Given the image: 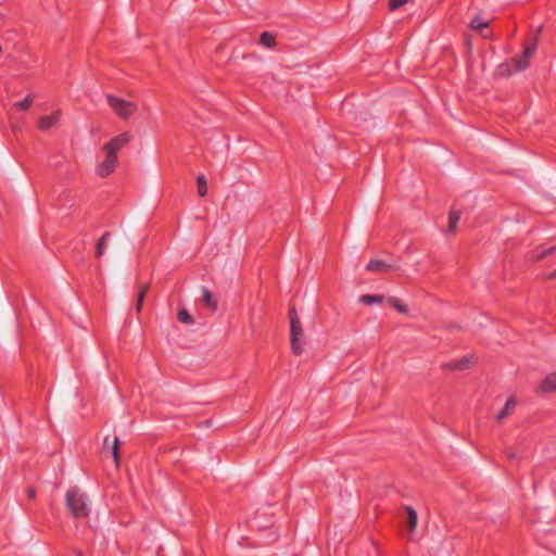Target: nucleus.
I'll return each mask as SVG.
<instances>
[{"label":"nucleus","instance_id":"nucleus-13","mask_svg":"<svg viewBox=\"0 0 556 556\" xmlns=\"http://www.w3.org/2000/svg\"><path fill=\"white\" fill-rule=\"evenodd\" d=\"M201 299L203 304L208 307L211 311H216L217 308V300L214 298L213 293L206 289L205 287H202L201 290Z\"/></svg>","mask_w":556,"mask_h":556},{"label":"nucleus","instance_id":"nucleus-30","mask_svg":"<svg viewBox=\"0 0 556 556\" xmlns=\"http://www.w3.org/2000/svg\"><path fill=\"white\" fill-rule=\"evenodd\" d=\"M542 31V26H540L538 29H536V33H541Z\"/></svg>","mask_w":556,"mask_h":556},{"label":"nucleus","instance_id":"nucleus-7","mask_svg":"<svg viewBox=\"0 0 556 556\" xmlns=\"http://www.w3.org/2000/svg\"><path fill=\"white\" fill-rule=\"evenodd\" d=\"M62 117V112L60 110H55L52 113L48 115L40 116L38 119V129L40 131H48L51 128H54L58 126L60 119Z\"/></svg>","mask_w":556,"mask_h":556},{"label":"nucleus","instance_id":"nucleus-31","mask_svg":"<svg viewBox=\"0 0 556 556\" xmlns=\"http://www.w3.org/2000/svg\"><path fill=\"white\" fill-rule=\"evenodd\" d=\"M76 556H83V554L80 552H77Z\"/></svg>","mask_w":556,"mask_h":556},{"label":"nucleus","instance_id":"nucleus-23","mask_svg":"<svg viewBox=\"0 0 556 556\" xmlns=\"http://www.w3.org/2000/svg\"><path fill=\"white\" fill-rule=\"evenodd\" d=\"M178 320L182 324L192 325L194 323L192 316L189 314V312L185 308H181L178 312Z\"/></svg>","mask_w":556,"mask_h":556},{"label":"nucleus","instance_id":"nucleus-24","mask_svg":"<svg viewBox=\"0 0 556 556\" xmlns=\"http://www.w3.org/2000/svg\"><path fill=\"white\" fill-rule=\"evenodd\" d=\"M390 305H392L397 312L402 314H407V307L396 298H390L389 300Z\"/></svg>","mask_w":556,"mask_h":556},{"label":"nucleus","instance_id":"nucleus-25","mask_svg":"<svg viewBox=\"0 0 556 556\" xmlns=\"http://www.w3.org/2000/svg\"><path fill=\"white\" fill-rule=\"evenodd\" d=\"M556 251V245L549 248V249H546L544 251H542L540 254L538 255H533L530 257V261L532 262H536V261H540V260H543L544 257H547L548 255L553 254L554 252Z\"/></svg>","mask_w":556,"mask_h":556},{"label":"nucleus","instance_id":"nucleus-5","mask_svg":"<svg viewBox=\"0 0 556 556\" xmlns=\"http://www.w3.org/2000/svg\"><path fill=\"white\" fill-rule=\"evenodd\" d=\"M131 141V135L128 131L119 134L106 142L102 151L103 153H110L111 155L117 156L118 151L125 148Z\"/></svg>","mask_w":556,"mask_h":556},{"label":"nucleus","instance_id":"nucleus-1","mask_svg":"<svg viewBox=\"0 0 556 556\" xmlns=\"http://www.w3.org/2000/svg\"><path fill=\"white\" fill-rule=\"evenodd\" d=\"M536 42L525 47L523 53L520 56L514 58L511 62L501 64L498 67L500 75L509 76L516 72H521L529 66L530 59L535 52Z\"/></svg>","mask_w":556,"mask_h":556},{"label":"nucleus","instance_id":"nucleus-21","mask_svg":"<svg viewBox=\"0 0 556 556\" xmlns=\"http://www.w3.org/2000/svg\"><path fill=\"white\" fill-rule=\"evenodd\" d=\"M34 102L33 96H27L24 100L14 103V106L21 111H27Z\"/></svg>","mask_w":556,"mask_h":556},{"label":"nucleus","instance_id":"nucleus-22","mask_svg":"<svg viewBox=\"0 0 556 556\" xmlns=\"http://www.w3.org/2000/svg\"><path fill=\"white\" fill-rule=\"evenodd\" d=\"M148 289H149V286L148 285H144L141 287L139 293H138V296H137V304H136V309L137 312H140L141 308H142V304H143V301H144V298H146V294L148 292Z\"/></svg>","mask_w":556,"mask_h":556},{"label":"nucleus","instance_id":"nucleus-19","mask_svg":"<svg viewBox=\"0 0 556 556\" xmlns=\"http://www.w3.org/2000/svg\"><path fill=\"white\" fill-rule=\"evenodd\" d=\"M197 185H198V194L200 197H205L207 193V182L203 175H199L197 177Z\"/></svg>","mask_w":556,"mask_h":556},{"label":"nucleus","instance_id":"nucleus-20","mask_svg":"<svg viewBox=\"0 0 556 556\" xmlns=\"http://www.w3.org/2000/svg\"><path fill=\"white\" fill-rule=\"evenodd\" d=\"M260 42L266 48H273L276 43L275 37L269 33L261 34Z\"/></svg>","mask_w":556,"mask_h":556},{"label":"nucleus","instance_id":"nucleus-11","mask_svg":"<svg viewBox=\"0 0 556 556\" xmlns=\"http://www.w3.org/2000/svg\"><path fill=\"white\" fill-rule=\"evenodd\" d=\"M517 401L515 397H509L504 407L495 415V419L502 422L505 418L509 417L516 408Z\"/></svg>","mask_w":556,"mask_h":556},{"label":"nucleus","instance_id":"nucleus-16","mask_svg":"<svg viewBox=\"0 0 556 556\" xmlns=\"http://www.w3.org/2000/svg\"><path fill=\"white\" fill-rule=\"evenodd\" d=\"M358 301L364 304H379L383 301V296L378 294H365L362 295Z\"/></svg>","mask_w":556,"mask_h":556},{"label":"nucleus","instance_id":"nucleus-17","mask_svg":"<svg viewBox=\"0 0 556 556\" xmlns=\"http://www.w3.org/2000/svg\"><path fill=\"white\" fill-rule=\"evenodd\" d=\"M460 219V213L456 211H451L448 216V231L454 232L457 224Z\"/></svg>","mask_w":556,"mask_h":556},{"label":"nucleus","instance_id":"nucleus-9","mask_svg":"<svg viewBox=\"0 0 556 556\" xmlns=\"http://www.w3.org/2000/svg\"><path fill=\"white\" fill-rule=\"evenodd\" d=\"M536 392L540 394L556 392V372L548 374L539 384Z\"/></svg>","mask_w":556,"mask_h":556},{"label":"nucleus","instance_id":"nucleus-12","mask_svg":"<svg viewBox=\"0 0 556 556\" xmlns=\"http://www.w3.org/2000/svg\"><path fill=\"white\" fill-rule=\"evenodd\" d=\"M111 239V233L109 231H105L98 240L96 244V257L100 258L102 257L108 249L109 241Z\"/></svg>","mask_w":556,"mask_h":556},{"label":"nucleus","instance_id":"nucleus-18","mask_svg":"<svg viewBox=\"0 0 556 556\" xmlns=\"http://www.w3.org/2000/svg\"><path fill=\"white\" fill-rule=\"evenodd\" d=\"M470 28L475 29V30H482V29H488V26H489V22L488 21H483L481 20L480 17L476 16L471 20L470 24H469Z\"/></svg>","mask_w":556,"mask_h":556},{"label":"nucleus","instance_id":"nucleus-29","mask_svg":"<svg viewBox=\"0 0 556 556\" xmlns=\"http://www.w3.org/2000/svg\"><path fill=\"white\" fill-rule=\"evenodd\" d=\"M507 456H508L509 458H514V457H515V454H514L513 452H508V453H507Z\"/></svg>","mask_w":556,"mask_h":556},{"label":"nucleus","instance_id":"nucleus-8","mask_svg":"<svg viewBox=\"0 0 556 556\" xmlns=\"http://www.w3.org/2000/svg\"><path fill=\"white\" fill-rule=\"evenodd\" d=\"M473 364V356L467 355L462 359L456 362L446 363L443 365L444 370H457L463 371L469 369V367Z\"/></svg>","mask_w":556,"mask_h":556},{"label":"nucleus","instance_id":"nucleus-27","mask_svg":"<svg viewBox=\"0 0 556 556\" xmlns=\"http://www.w3.org/2000/svg\"><path fill=\"white\" fill-rule=\"evenodd\" d=\"M27 495L29 498H34L35 497V490L33 488H29L27 490Z\"/></svg>","mask_w":556,"mask_h":556},{"label":"nucleus","instance_id":"nucleus-15","mask_svg":"<svg viewBox=\"0 0 556 556\" xmlns=\"http://www.w3.org/2000/svg\"><path fill=\"white\" fill-rule=\"evenodd\" d=\"M391 266L383 261L372 260L368 263L367 269L370 271H383L389 270Z\"/></svg>","mask_w":556,"mask_h":556},{"label":"nucleus","instance_id":"nucleus-10","mask_svg":"<svg viewBox=\"0 0 556 556\" xmlns=\"http://www.w3.org/2000/svg\"><path fill=\"white\" fill-rule=\"evenodd\" d=\"M104 450H108L111 452L116 467L119 466V440L118 438H114L112 441H110V437L104 438Z\"/></svg>","mask_w":556,"mask_h":556},{"label":"nucleus","instance_id":"nucleus-28","mask_svg":"<svg viewBox=\"0 0 556 556\" xmlns=\"http://www.w3.org/2000/svg\"><path fill=\"white\" fill-rule=\"evenodd\" d=\"M480 35L484 38H488L490 36L489 31L486 29L478 30Z\"/></svg>","mask_w":556,"mask_h":556},{"label":"nucleus","instance_id":"nucleus-3","mask_svg":"<svg viewBox=\"0 0 556 556\" xmlns=\"http://www.w3.org/2000/svg\"><path fill=\"white\" fill-rule=\"evenodd\" d=\"M290 319V344L294 354L300 355L304 345V330L294 307L289 312Z\"/></svg>","mask_w":556,"mask_h":556},{"label":"nucleus","instance_id":"nucleus-26","mask_svg":"<svg viewBox=\"0 0 556 556\" xmlns=\"http://www.w3.org/2000/svg\"><path fill=\"white\" fill-rule=\"evenodd\" d=\"M409 0H390V9L391 10H396L401 7H403L404 4H406Z\"/></svg>","mask_w":556,"mask_h":556},{"label":"nucleus","instance_id":"nucleus-4","mask_svg":"<svg viewBox=\"0 0 556 556\" xmlns=\"http://www.w3.org/2000/svg\"><path fill=\"white\" fill-rule=\"evenodd\" d=\"M106 101L113 112L122 119H128L136 111L137 104L113 94H106Z\"/></svg>","mask_w":556,"mask_h":556},{"label":"nucleus","instance_id":"nucleus-2","mask_svg":"<svg viewBox=\"0 0 556 556\" xmlns=\"http://www.w3.org/2000/svg\"><path fill=\"white\" fill-rule=\"evenodd\" d=\"M65 501L67 508L74 517L80 518L89 515L88 498L79 489L68 490L65 494Z\"/></svg>","mask_w":556,"mask_h":556},{"label":"nucleus","instance_id":"nucleus-6","mask_svg":"<svg viewBox=\"0 0 556 556\" xmlns=\"http://www.w3.org/2000/svg\"><path fill=\"white\" fill-rule=\"evenodd\" d=\"M117 164V156L104 153V159L97 166V174L100 177H106L115 170Z\"/></svg>","mask_w":556,"mask_h":556},{"label":"nucleus","instance_id":"nucleus-14","mask_svg":"<svg viewBox=\"0 0 556 556\" xmlns=\"http://www.w3.org/2000/svg\"><path fill=\"white\" fill-rule=\"evenodd\" d=\"M405 510L407 514L406 522H407L408 530L410 533H414L417 528V523H418L417 511L410 506H406Z\"/></svg>","mask_w":556,"mask_h":556}]
</instances>
